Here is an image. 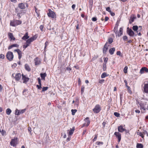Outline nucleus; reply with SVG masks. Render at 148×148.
Wrapping results in <instances>:
<instances>
[{
	"mask_svg": "<svg viewBox=\"0 0 148 148\" xmlns=\"http://www.w3.org/2000/svg\"><path fill=\"white\" fill-rule=\"evenodd\" d=\"M119 24L117 23L115 25V27L114 29V31L116 34L118 36H120L123 34V28L122 27H121L119 29V30L118 32V28Z\"/></svg>",
	"mask_w": 148,
	"mask_h": 148,
	"instance_id": "obj_1",
	"label": "nucleus"
},
{
	"mask_svg": "<svg viewBox=\"0 0 148 148\" xmlns=\"http://www.w3.org/2000/svg\"><path fill=\"white\" fill-rule=\"evenodd\" d=\"M47 15L49 17L53 18H56V15L55 12L50 9L49 10V12L47 13Z\"/></svg>",
	"mask_w": 148,
	"mask_h": 148,
	"instance_id": "obj_2",
	"label": "nucleus"
},
{
	"mask_svg": "<svg viewBox=\"0 0 148 148\" xmlns=\"http://www.w3.org/2000/svg\"><path fill=\"white\" fill-rule=\"evenodd\" d=\"M6 57L10 61H12L14 57L13 53L11 51L8 52L7 53Z\"/></svg>",
	"mask_w": 148,
	"mask_h": 148,
	"instance_id": "obj_3",
	"label": "nucleus"
},
{
	"mask_svg": "<svg viewBox=\"0 0 148 148\" xmlns=\"http://www.w3.org/2000/svg\"><path fill=\"white\" fill-rule=\"evenodd\" d=\"M101 110V108L100 106L97 104L96 105L95 108L93 109L94 112L96 113H98Z\"/></svg>",
	"mask_w": 148,
	"mask_h": 148,
	"instance_id": "obj_4",
	"label": "nucleus"
},
{
	"mask_svg": "<svg viewBox=\"0 0 148 148\" xmlns=\"http://www.w3.org/2000/svg\"><path fill=\"white\" fill-rule=\"evenodd\" d=\"M17 142V138H14L13 139H12L10 142V144L11 145L15 147L16 146Z\"/></svg>",
	"mask_w": 148,
	"mask_h": 148,
	"instance_id": "obj_5",
	"label": "nucleus"
},
{
	"mask_svg": "<svg viewBox=\"0 0 148 148\" xmlns=\"http://www.w3.org/2000/svg\"><path fill=\"white\" fill-rule=\"evenodd\" d=\"M127 33L130 36L133 37L136 36V35L135 34L133 31L130 29H129L127 31Z\"/></svg>",
	"mask_w": 148,
	"mask_h": 148,
	"instance_id": "obj_6",
	"label": "nucleus"
},
{
	"mask_svg": "<svg viewBox=\"0 0 148 148\" xmlns=\"http://www.w3.org/2000/svg\"><path fill=\"white\" fill-rule=\"evenodd\" d=\"M109 45L108 44V42H106L103 48V53H106V52L108 49V47Z\"/></svg>",
	"mask_w": 148,
	"mask_h": 148,
	"instance_id": "obj_7",
	"label": "nucleus"
},
{
	"mask_svg": "<svg viewBox=\"0 0 148 148\" xmlns=\"http://www.w3.org/2000/svg\"><path fill=\"white\" fill-rule=\"evenodd\" d=\"M22 79L23 80V83L26 84L29 80V79L28 77H26L25 75H24L23 74L22 75Z\"/></svg>",
	"mask_w": 148,
	"mask_h": 148,
	"instance_id": "obj_8",
	"label": "nucleus"
},
{
	"mask_svg": "<svg viewBox=\"0 0 148 148\" xmlns=\"http://www.w3.org/2000/svg\"><path fill=\"white\" fill-rule=\"evenodd\" d=\"M25 109H24L21 110H18L17 109H16L15 110V114L17 115H19L21 114H23L25 111Z\"/></svg>",
	"mask_w": 148,
	"mask_h": 148,
	"instance_id": "obj_9",
	"label": "nucleus"
},
{
	"mask_svg": "<svg viewBox=\"0 0 148 148\" xmlns=\"http://www.w3.org/2000/svg\"><path fill=\"white\" fill-rule=\"evenodd\" d=\"M143 91L145 93H148V84H145L143 87Z\"/></svg>",
	"mask_w": 148,
	"mask_h": 148,
	"instance_id": "obj_10",
	"label": "nucleus"
},
{
	"mask_svg": "<svg viewBox=\"0 0 148 148\" xmlns=\"http://www.w3.org/2000/svg\"><path fill=\"white\" fill-rule=\"evenodd\" d=\"M114 135L116 136V137L118 139L119 142L120 141L121 139V134L119 132H115L114 133Z\"/></svg>",
	"mask_w": 148,
	"mask_h": 148,
	"instance_id": "obj_11",
	"label": "nucleus"
},
{
	"mask_svg": "<svg viewBox=\"0 0 148 148\" xmlns=\"http://www.w3.org/2000/svg\"><path fill=\"white\" fill-rule=\"evenodd\" d=\"M35 65H39L41 63V61L40 60L38 57L35 58L34 60Z\"/></svg>",
	"mask_w": 148,
	"mask_h": 148,
	"instance_id": "obj_12",
	"label": "nucleus"
},
{
	"mask_svg": "<svg viewBox=\"0 0 148 148\" xmlns=\"http://www.w3.org/2000/svg\"><path fill=\"white\" fill-rule=\"evenodd\" d=\"M140 110H141V112L143 113L145 112L146 108L145 107L144 104L141 103L139 104Z\"/></svg>",
	"mask_w": 148,
	"mask_h": 148,
	"instance_id": "obj_13",
	"label": "nucleus"
},
{
	"mask_svg": "<svg viewBox=\"0 0 148 148\" xmlns=\"http://www.w3.org/2000/svg\"><path fill=\"white\" fill-rule=\"evenodd\" d=\"M118 130L119 132H123L124 131H127V130L123 128L122 125L119 126L118 128Z\"/></svg>",
	"mask_w": 148,
	"mask_h": 148,
	"instance_id": "obj_14",
	"label": "nucleus"
},
{
	"mask_svg": "<svg viewBox=\"0 0 148 148\" xmlns=\"http://www.w3.org/2000/svg\"><path fill=\"white\" fill-rule=\"evenodd\" d=\"M21 77V73H18L15 75V76L14 77V78L16 80L18 81L20 79Z\"/></svg>",
	"mask_w": 148,
	"mask_h": 148,
	"instance_id": "obj_15",
	"label": "nucleus"
},
{
	"mask_svg": "<svg viewBox=\"0 0 148 148\" xmlns=\"http://www.w3.org/2000/svg\"><path fill=\"white\" fill-rule=\"evenodd\" d=\"M144 71L148 73V69L145 67H142L140 70V73L142 74L144 73Z\"/></svg>",
	"mask_w": 148,
	"mask_h": 148,
	"instance_id": "obj_16",
	"label": "nucleus"
},
{
	"mask_svg": "<svg viewBox=\"0 0 148 148\" xmlns=\"http://www.w3.org/2000/svg\"><path fill=\"white\" fill-rule=\"evenodd\" d=\"M29 37L28 36V33L26 32L24 36L22 38V39L23 40H26L27 39H28Z\"/></svg>",
	"mask_w": 148,
	"mask_h": 148,
	"instance_id": "obj_17",
	"label": "nucleus"
},
{
	"mask_svg": "<svg viewBox=\"0 0 148 148\" xmlns=\"http://www.w3.org/2000/svg\"><path fill=\"white\" fill-rule=\"evenodd\" d=\"M18 7L21 9H24L25 8V4L23 3H19L18 5Z\"/></svg>",
	"mask_w": 148,
	"mask_h": 148,
	"instance_id": "obj_18",
	"label": "nucleus"
},
{
	"mask_svg": "<svg viewBox=\"0 0 148 148\" xmlns=\"http://www.w3.org/2000/svg\"><path fill=\"white\" fill-rule=\"evenodd\" d=\"M84 121L86 122L85 123V124H86V126L87 127L88 126V125L90 123V121L89 120V118L86 117V119H84Z\"/></svg>",
	"mask_w": 148,
	"mask_h": 148,
	"instance_id": "obj_19",
	"label": "nucleus"
},
{
	"mask_svg": "<svg viewBox=\"0 0 148 148\" xmlns=\"http://www.w3.org/2000/svg\"><path fill=\"white\" fill-rule=\"evenodd\" d=\"M75 130V127H73L70 130H68V131H69L68 133L69 135H72L73 133L74 132Z\"/></svg>",
	"mask_w": 148,
	"mask_h": 148,
	"instance_id": "obj_20",
	"label": "nucleus"
},
{
	"mask_svg": "<svg viewBox=\"0 0 148 148\" xmlns=\"http://www.w3.org/2000/svg\"><path fill=\"white\" fill-rule=\"evenodd\" d=\"M8 35L9 38H10L11 40H14L15 39V38L14 37L13 34L12 33H8Z\"/></svg>",
	"mask_w": 148,
	"mask_h": 148,
	"instance_id": "obj_21",
	"label": "nucleus"
},
{
	"mask_svg": "<svg viewBox=\"0 0 148 148\" xmlns=\"http://www.w3.org/2000/svg\"><path fill=\"white\" fill-rule=\"evenodd\" d=\"M14 22L15 26L18 25H20L22 23L21 21L18 20H14Z\"/></svg>",
	"mask_w": 148,
	"mask_h": 148,
	"instance_id": "obj_22",
	"label": "nucleus"
},
{
	"mask_svg": "<svg viewBox=\"0 0 148 148\" xmlns=\"http://www.w3.org/2000/svg\"><path fill=\"white\" fill-rule=\"evenodd\" d=\"M115 49L114 47L112 48L109 49V52L111 55H112L114 54V52L115 51Z\"/></svg>",
	"mask_w": 148,
	"mask_h": 148,
	"instance_id": "obj_23",
	"label": "nucleus"
},
{
	"mask_svg": "<svg viewBox=\"0 0 148 148\" xmlns=\"http://www.w3.org/2000/svg\"><path fill=\"white\" fill-rule=\"evenodd\" d=\"M40 75L42 79L43 80H45V77L47 76V74L45 73H41L40 74Z\"/></svg>",
	"mask_w": 148,
	"mask_h": 148,
	"instance_id": "obj_24",
	"label": "nucleus"
},
{
	"mask_svg": "<svg viewBox=\"0 0 148 148\" xmlns=\"http://www.w3.org/2000/svg\"><path fill=\"white\" fill-rule=\"evenodd\" d=\"M18 46H19V45H18L17 44H13L9 46V47H8V49H10L12 48L13 47H18Z\"/></svg>",
	"mask_w": 148,
	"mask_h": 148,
	"instance_id": "obj_25",
	"label": "nucleus"
},
{
	"mask_svg": "<svg viewBox=\"0 0 148 148\" xmlns=\"http://www.w3.org/2000/svg\"><path fill=\"white\" fill-rule=\"evenodd\" d=\"M136 18L135 16H131L129 22L130 24H131L133 22L134 20Z\"/></svg>",
	"mask_w": 148,
	"mask_h": 148,
	"instance_id": "obj_26",
	"label": "nucleus"
},
{
	"mask_svg": "<svg viewBox=\"0 0 148 148\" xmlns=\"http://www.w3.org/2000/svg\"><path fill=\"white\" fill-rule=\"evenodd\" d=\"M25 69L28 71H31V69L29 65L27 64H26L25 66Z\"/></svg>",
	"mask_w": 148,
	"mask_h": 148,
	"instance_id": "obj_27",
	"label": "nucleus"
},
{
	"mask_svg": "<svg viewBox=\"0 0 148 148\" xmlns=\"http://www.w3.org/2000/svg\"><path fill=\"white\" fill-rule=\"evenodd\" d=\"M133 29L135 31H137V33H138L139 31H137V30L138 29V27L137 25H134L132 27Z\"/></svg>",
	"mask_w": 148,
	"mask_h": 148,
	"instance_id": "obj_28",
	"label": "nucleus"
},
{
	"mask_svg": "<svg viewBox=\"0 0 148 148\" xmlns=\"http://www.w3.org/2000/svg\"><path fill=\"white\" fill-rule=\"evenodd\" d=\"M33 41L32 40V38H29L26 41V42L25 43L29 45Z\"/></svg>",
	"mask_w": 148,
	"mask_h": 148,
	"instance_id": "obj_29",
	"label": "nucleus"
},
{
	"mask_svg": "<svg viewBox=\"0 0 148 148\" xmlns=\"http://www.w3.org/2000/svg\"><path fill=\"white\" fill-rule=\"evenodd\" d=\"M143 145L141 143H137L136 145L137 148H143Z\"/></svg>",
	"mask_w": 148,
	"mask_h": 148,
	"instance_id": "obj_30",
	"label": "nucleus"
},
{
	"mask_svg": "<svg viewBox=\"0 0 148 148\" xmlns=\"http://www.w3.org/2000/svg\"><path fill=\"white\" fill-rule=\"evenodd\" d=\"M108 75H107L106 73V72L103 73L101 75V78H104L106 77V76H108Z\"/></svg>",
	"mask_w": 148,
	"mask_h": 148,
	"instance_id": "obj_31",
	"label": "nucleus"
},
{
	"mask_svg": "<svg viewBox=\"0 0 148 148\" xmlns=\"http://www.w3.org/2000/svg\"><path fill=\"white\" fill-rule=\"evenodd\" d=\"M27 89H25L23 90V95H24L25 97H27Z\"/></svg>",
	"mask_w": 148,
	"mask_h": 148,
	"instance_id": "obj_32",
	"label": "nucleus"
},
{
	"mask_svg": "<svg viewBox=\"0 0 148 148\" xmlns=\"http://www.w3.org/2000/svg\"><path fill=\"white\" fill-rule=\"evenodd\" d=\"M11 110L10 108H8L6 110V113L8 115H10L11 112Z\"/></svg>",
	"mask_w": 148,
	"mask_h": 148,
	"instance_id": "obj_33",
	"label": "nucleus"
},
{
	"mask_svg": "<svg viewBox=\"0 0 148 148\" xmlns=\"http://www.w3.org/2000/svg\"><path fill=\"white\" fill-rule=\"evenodd\" d=\"M10 25L11 26L15 27V22H14V20L12 21H11L10 22Z\"/></svg>",
	"mask_w": 148,
	"mask_h": 148,
	"instance_id": "obj_34",
	"label": "nucleus"
},
{
	"mask_svg": "<svg viewBox=\"0 0 148 148\" xmlns=\"http://www.w3.org/2000/svg\"><path fill=\"white\" fill-rule=\"evenodd\" d=\"M18 58L19 60H20L22 57V52L21 51H20L19 52H18Z\"/></svg>",
	"mask_w": 148,
	"mask_h": 148,
	"instance_id": "obj_35",
	"label": "nucleus"
},
{
	"mask_svg": "<svg viewBox=\"0 0 148 148\" xmlns=\"http://www.w3.org/2000/svg\"><path fill=\"white\" fill-rule=\"evenodd\" d=\"M106 69V64H103V71H105Z\"/></svg>",
	"mask_w": 148,
	"mask_h": 148,
	"instance_id": "obj_36",
	"label": "nucleus"
},
{
	"mask_svg": "<svg viewBox=\"0 0 148 148\" xmlns=\"http://www.w3.org/2000/svg\"><path fill=\"white\" fill-rule=\"evenodd\" d=\"M138 135H139L142 138H143L144 137V134H143V132H138Z\"/></svg>",
	"mask_w": 148,
	"mask_h": 148,
	"instance_id": "obj_37",
	"label": "nucleus"
},
{
	"mask_svg": "<svg viewBox=\"0 0 148 148\" xmlns=\"http://www.w3.org/2000/svg\"><path fill=\"white\" fill-rule=\"evenodd\" d=\"M77 110L76 109H72L71 110L72 115H74L75 113L77 112Z\"/></svg>",
	"mask_w": 148,
	"mask_h": 148,
	"instance_id": "obj_38",
	"label": "nucleus"
},
{
	"mask_svg": "<svg viewBox=\"0 0 148 148\" xmlns=\"http://www.w3.org/2000/svg\"><path fill=\"white\" fill-rule=\"evenodd\" d=\"M29 45L26 43H25V44L23 45V48L24 49H25L28 47L29 46Z\"/></svg>",
	"mask_w": 148,
	"mask_h": 148,
	"instance_id": "obj_39",
	"label": "nucleus"
},
{
	"mask_svg": "<svg viewBox=\"0 0 148 148\" xmlns=\"http://www.w3.org/2000/svg\"><path fill=\"white\" fill-rule=\"evenodd\" d=\"M85 89V87L83 85L82 86L81 88V93L82 94L83 93Z\"/></svg>",
	"mask_w": 148,
	"mask_h": 148,
	"instance_id": "obj_40",
	"label": "nucleus"
},
{
	"mask_svg": "<svg viewBox=\"0 0 148 148\" xmlns=\"http://www.w3.org/2000/svg\"><path fill=\"white\" fill-rule=\"evenodd\" d=\"M123 39L124 41H126L128 40V37H127L126 36H124L123 37Z\"/></svg>",
	"mask_w": 148,
	"mask_h": 148,
	"instance_id": "obj_41",
	"label": "nucleus"
},
{
	"mask_svg": "<svg viewBox=\"0 0 148 148\" xmlns=\"http://www.w3.org/2000/svg\"><path fill=\"white\" fill-rule=\"evenodd\" d=\"M127 69L128 67L127 66H126L124 67L123 70V71L125 73H127Z\"/></svg>",
	"mask_w": 148,
	"mask_h": 148,
	"instance_id": "obj_42",
	"label": "nucleus"
},
{
	"mask_svg": "<svg viewBox=\"0 0 148 148\" xmlns=\"http://www.w3.org/2000/svg\"><path fill=\"white\" fill-rule=\"evenodd\" d=\"M113 41V39L112 38H110L108 39V42L110 44H111Z\"/></svg>",
	"mask_w": 148,
	"mask_h": 148,
	"instance_id": "obj_43",
	"label": "nucleus"
},
{
	"mask_svg": "<svg viewBox=\"0 0 148 148\" xmlns=\"http://www.w3.org/2000/svg\"><path fill=\"white\" fill-rule=\"evenodd\" d=\"M48 88V87L47 86L43 87L42 88V91H44L45 90H46Z\"/></svg>",
	"mask_w": 148,
	"mask_h": 148,
	"instance_id": "obj_44",
	"label": "nucleus"
},
{
	"mask_svg": "<svg viewBox=\"0 0 148 148\" xmlns=\"http://www.w3.org/2000/svg\"><path fill=\"white\" fill-rule=\"evenodd\" d=\"M1 133L2 136H4L5 135L6 132L3 130H2V132Z\"/></svg>",
	"mask_w": 148,
	"mask_h": 148,
	"instance_id": "obj_45",
	"label": "nucleus"
},
{
	"mask_svg": "<svg viewBox=\"0 0 148 148\" xmlns=\"http://www.w3.org/2000/svg\"><path fill=\"white\" fill-rule=\"evenodd\" d=\"M114 115L116 117H119L120 116V114L117 112H114Z\"/></svg>",
	"mask_w": 148,
	"mask_h": 148,
	"instance_id": "obj_46",
	"label": "nucleus"
},
{
	"mask_svg": "<svg viewBox=\"0 0 148 148\" xmlns=\"http://www.w3.org/2000/svg\"><path fill=\"white\" fill-rule=\"evenodd\" d=\"M143 134L144 135L146 134L147 136H148V132L145 130H144L143 132Z\"/></svg>",
	"mask_w": 148,
	"mask_h": 148,
	"instance_id": "obj_47",
	"label": "nucleus"
},
{
	"mask_svg": "<svg viewBox=\"0 0 148 148\" xmlns=\"http://www.w3.org/2000/svg\"><path fill=\"white\" fill-rule=\"evenodd\" d=\"M48 43H49V42H48V41H46V42H45L44 50H45L46 49L47 47V46L48 45Z\"/></svg>",
	"mask_w": 148,
	"mask_h": 148,
	"instance_id": "obj_48",
	"label": "nucleus"
},
{
	"mask_svg": "<svg viewBox=\"0 0 148 148\" xmlns=\"http://www.w3.org/2000/svg\"><path fill=\"white\" fill-rule=\"evenodd\" d=\"M89 4L91 6H92L93 5V0H89Z\"/></svg>",
	"mask_w": 148,
	"mask_h": 148,
	"instance_id": "obj_49",
	"label": "nucleus"
},
{
	"mask_svg": "<svg viewBox=\"0 0 148 148\" xmlns=\"http://www.w3.org/2000/svg\"><path fill=\"white\" fill-rule=\"evenodd\" d=\"M108 58H104V64H106V63L108 60Z\"/></svg>",
	"mask_w": 148,
	"mask_h": 148,
	"instance_id": "obj_50",
	"label": "nucleus"
},
{
	"mask_svg": "<svg viewBox=\"0 0 148 148\" xmlns=\"http://www.w3.org/2000/svg\"><path fill=\"white\" fill-rule=\"evenodd\" d=\"M36 38L37 37H36L35 36H34L30 38H32V41H33L36 39Z\"/></svg>",
	"mask_w": 148,
	"mask_h": 148,
	"instance_id": "obj_51",
	"label": "nucleus"
},
{
	"mask_svg": "<svg viewBox=\"0 0 148 148\" xmlns=\"http://www.w3.org/2000/svg\"><path fill=\"white\" fill-rule=\"evenodd\" d=\"M4 58L5 56L3 54H1L0 55V58L3 59Z\"/></svg>",
	"mask_w": 148,
	"mask_h": 148,
	"instance_id": "obj_52",
	"label": "nucleus"
},
{
	"mask_svg": "<svg viewBox=\"0 0 148 148\" xmlns=\"http://www.w3.org/2000/svg\"><path fill=\"white\" fill-rule=\"evenodd\" d=\"M92 20L93 21H95L97 20V18L96 17H93L92 18Z\"/></svg>",
	"mask_w": 148,
	"mask_h": 148,
	"instance_id": "obj_53",
	"label": "nucleus"
},
{
	"mask_svg": "<svg viewBox=\"0 0 148 148\" xmlns=\"http://www.w3.org/2000/svg\"><path fill=\"white\" fill-rule=\"evenodd\" d=\"M41 86V84H39V85H37V86L38 88L39 89H41L42 88V87Z\"/></svg>",
	"mask_w": 148,
	"mask_h": 148,
	"instance_id": "obj_54",
	"label": "nucleus"
},
{
	"mask_svg": "<svg viewBox=\"0 0 148 148\" xmlns=\"http://www.w3.org/2000/svg\"><path fill=\"white\" fill-rule=\"evenodd\" d=\"M127 89L128 90V91L129 92H131V90H130V87L129 86H127Z\"/></svg>",
	"mask_w": 148,
	"mask_h": 148,
	"instance_id": "obj_55",
	"label": "nucleus"
},
{
	"mask_svg": "<svg viewBox=\"0 0 148 148\" xmlns=\"http://www.w3.org/2000/svg\"><path fill=\"white\" fill-rule=\"evenodd\" d=\"M66 70L69 71H70L71 70V69L70 68V67L69 66L67 67L66 68Z\"/></svg>",
	"mask_w": 148,
	"mask_h": 148,
	"instance_id": "obj_56",
	"label": "nucleus"
},
{
	"mask_svg": "<svg viewBox=\"0 0 148 148\" xmlns=\"http://www.w3.org/2000/svg\"><path fill=\"white\" fill-rule=\"evenodd\" d=\"M106 10L108 11L109 12H110V11H111L110 10V8L109 7H108L106 8Z\"/></svg>",
	"mask_w": 148,
	"mask_h": 148,
	"instance_id": "obj_57",
	"label": "nucleus"
},
{
	"mask_svg": "<svg viewBox=\"0 0 148 148\" xmlns=\"http://www.w3.org/2000/svg\"><path fill=\"white\" fill-rule=\"evenodd\" d=\"M38 84H41V80L40 78L39 77L38 78Z\"/></svg>",
	"mask_w": 148,
	"mask_h": 148,
	"instance_id": "obj_58",
	"label": "nucleus"
},
{
	"mask_svg": "<svg viewBox=\"0 0 148 148\" xmlns=\"http://www.w3.org/2000/svg\"><path fill=\"white\" fill-rule=\"evenodd\" d=\"M97 145H103V143L102 142H97Z\"/></svg>",
	"mask_w": 148,
	"mask_h": 148,
	"instance_id": "obj_59",
	"label": "nucleus"
},
{
	"mask_svg": "<svg viewBox=\"0 0 148 148\" xmlns=\"http://www.w3.org/2000/svg\"><path fill=\"white\" fill-rule=\"evenodd\" d=\"M116 54L118 56H121V52L120 51H118L116 52Z\"/></svg>",
	"mask_w": 148,
	"mask_h": 148,
	"instance_id": "obj_60",
	"label": "nucleus"
},
{
	"mask_svg": "<svg viewBox=\"0 0 148 148\" xmlns=\"http://www.w3.org/2000/svg\"><path fill=\"white\" fill-rule=\"evenodd\" d=\"M111 15L112 16H114L115 15V14L112 11H110V12Z\"/></svg>",
	"mask_w": 148,
	"mask_h": 148,
	"instance_id": "obj_61",
	"label": "nucleus"
},
{
	"mask_svg": "<svg viewBox=\"0 0 148 148\" xmlns=\"http://www.w3.org/2000/svg\"><path fill=\"white\" fill-rule=\"evenodd\" d=\"M104 80L103 79H102L101 80H100L99 81V83L100 84H102L104 82Z\"/></svg>",
	"mask_w": 148,
	"mask_h": 148,
	"instance_id": "obj_62",
	"label": "nucleus"
},
{
	"mask_svg": "<svg viewBox=\"0 0 148 148\" xmlns=\"http://www.w3.org/2000/svg\"><path fill=\"white\" fill-rule=\"evenodd\" d=\"M44 26L42 25H41L40 27V29L42 31L43 29Z\"/></svg>",
	"mask_w": 148,
	"mask_h": 148,
	"instance_id": "obj_63",
	"label": "nucleus"
},
{
	"mask_svg": "<svg viewBox=\"0 0 148 148\" xmlns=\"http://www.w3.org/2000/svg\"><path fill=\"white\" fill-rule=\"evenodd\" d=\"M97 135H95V137L93 139V141H95L97 138Z\"/></svg>",
	"mask_w": 148,
	"mask_h": 148,
	"instance_id": "obj_64",
	"label": "nucleus"
}]
</instances>
